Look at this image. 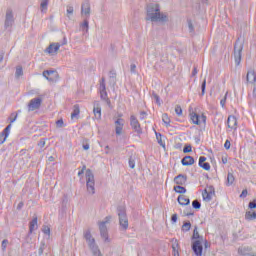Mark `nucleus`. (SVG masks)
Segmentation results:
<instances>
[{"label":"nucleus","mask_w":256,"mask_h":256,"mask_svg":"<svg viewBox=\"0 0 256 256\" xmlns=\"http://www.w3.org/2000/svg\"><path fill=\"white\" fill-rule=\"evenodd\" d=\"M147 17L153 23H167L169 21V16L167 14L161 13V8L159 4L150 3L146 7Z\"/></svg>","instance_id":"obj_1"},{"label":"nucleus","mask_w":256,"mask_h":256,"mask_svg":"<svg viewBox=\"0 0 256 256\" xmlns=\"http://www.w3.org/2000/svg\"><path fill=\"white\" fill-rule=\"evenodd\" d=\"M117 215L119 219V225L123 231L129 229V218L127 217V210L123 206L117 207Z\"/></svg>","instance_id":"obj_2"},{"label":"nucleus","mask_w":256,"mask_h":256,"mask_svg":"<svg viewBox=\"0 0 256 256\" xmlns=\"http://www.w3.org/2000/svg\"><path fill=\"white\" fill-rule=\"evenodd\" d=\"M86 187L90 195H95V175L91 169L86 170Z\"/></svg>","instance_id":"obj_3"},{"label":"nucleus","mask_w":256,"mask_h":256,"mask_svg":"<svg viewBox=\"0 0 256 256\" xmlns=\"http://www.w3.org/2000/svg\"><path fill=\"white\" fill-rule=\"evenodd\" d=\"M242 53H243V43L238 39L234 44V59H235L236 65H239L241 63Z\"/></svg>","instance_id":"obj_4"},{"label":"nucleus","mask_w":256,"mask_h":256,"mask_svg":"<svg viewBox=\"0 0 256 256\" xmlns=\"http://www.w3.org/2000/svg\"><path fill=\"white\" fill-rule=\"evenodd\" d=\"M42 103L43 98L41 97L31 99L28 103V112L31 113L32 111H37L38 109H41Z\"/></svg>","instance_id":"obj_5"},{"label":"nucleus","mask_w":256,"mask_h":256,"mask_svg":"<svg viewBox=\"0 0 256 256\" xmlns=\"http://www.w3.org/2000/svg\"><path fill=\"white\" fill-rule=\"evenodd\" d=\"M13 23H15V16L13 15V10L8 8L6 10L4 28L11 29L13 27Z\"/></svg>","instance_id":"obj_6"},{"label":"nucleus","mask_w":256,"mask_h":256,"mask_svg":"<svg viewBox=\"0 0 256 256\" xmlns=\"http://www.w3.org/2000/svg\"><path fill=\"white\" fill-rule=\"evenodd\" d=\"M130 127L137 133V135H143V129L141 128V123L135 115L130 116Z\"/></svg>","instance_id":"obj_7"},{"label":"nucleus","mask_w":256,"mask_h":256,"mask_svg":"<svg viewBox=\"0 0 256 256\" xmlns=\"http://www.w3.org/2000/svg\"><path fill=\"white\" fill-rule=\"evenodd\" d=\"M192 251L196 256H203V241L201 240L193 241Z\"/></svg>","instance_id":"obj_8"},{"label":"nucleus","mask_w":256,"mask_h":256,"mask_svg":"<svg viewBox=\"0 0 256 256\" xmlns=\"http://www.w3.org/2000/svg\"><path fill=\"white\" fill-rule=\"evenodd\" d=\"M99 231H100V235L102 237V239H104V241H109V232L107 230V221H102L99 223Z\"/></svg>","instance_id":"obj_9"},{"label":"nucleus","mask_w":256,"mask_h":256,"mask_svg":"<svg viewBox=\"0 0 256 256\" xmlns=\"http://www.w3.org/2000/svg\"><path fill=\"white\" fill-rule=\"evenodd\" d=\"M99 91H100V97L103 101H108V103H111V101L109 100V97L107 96V87L105 85V79L102 78L100 81V87H99Z\"/></svg>","instance_id":"obj_10"},{"label":"nucleus","mask_w":256,"mask_h":256,"mask_svg":"<svg viewBox=\"0 0 256 256\" xmlns=\"http://www.w3.org/2000/svg\"><path fill=\"white\" fill-rule=\"evenodd\" d=\"M81 15L89 18L91 15V4L89 1H84L81 5Z\"/></svg>","instance_id":"obj_11"},{"label":"nucleus","mask_w":256,"mask_h":256,"mask_svg":"<svg viewBox=\"0 0 256 256\" xmlns=\"http://www.w3.org/2000/svg\"><path fill=\"white\" fill-rule=\"evenodd\" d=\"M123 127H125V120L123 118H118L115 121V133H116V135H121V133H123Z\"/></svg>","instance_id":"obj_12"},{"label":"nucleus","mask_w":256,"mask_h":256,"mask_svg":"<svg viewBox=\"0 0 256 256\" xmlns=\"http://www.w3.org/2000/svg\"><path fill=\"white\" fill-rule=\"evenodd\" d=\"M60 47H61V44L59 42L51 43L46 48V53H49V55H55L57 53V51H59Z\"/></svg>","instance_id":"obj_13"},{"label":"nucleus","mask_w":256,"mask_h":256,"mask_svg":"<svg viewBox=\"0 0 256 256\" xmlns=\"http://www.w3.org/2000/svg\"><path fill=\"white\" fill-rule=\"evenodd\" d=\"M205 161H207V157L200 156L199 162H198L199 167L204 169V171H211V164H209V162H205Z\"/></svg>","instance_id":"obj_14"},{"label":"nucleus","mask_w":256,"mask_h":256,"mask_svg":"<svg viewBox=\"0 0 256 256\" xmlns=\"http://www.w3.org/2000/svg\"><path fill=\"white\" fill-rule=\"evenodd\" d=\"M227 125L229 129L237 131V117H235L234 115L228 116Z\"/></svg>","instance_id":"obj_15"},{"label":"nucleus","mask_w":256,"mask_h":256,"mask_svg":"<svg viewBox=\"0 0 256 256\" xmlns=\"http://www.w3.org/2000/svg\"><path fill=\"white\" fill-rule=\"evenodd\" d=\"M84 239L88 243V247L95 244V238H93L89 229L84 231Z\"/></svg>","instance_id":"obj_16"},{"label":"nucleus","mask_w":256,"mask_h":256,"mask_svg":"<svg viewBox=\"0 0 256 256\" xmlns=\"http://www.w3.org/2000/svg\"><path fill=\"white\" fill-rule=\"evenodd\" d=\"M174 183H176V185H185V183H187V175L179 174L175 176Z\"/></svg>","instance_id":"obj_17"},{"label":"nucleus","mask_w":256,"mask_h":256,"mask_svg":"<svg viewBox=\"0 0 256 256\" xmlns=\"http://www.w3.org/2000/svg\"><path fill=\"white\" fill-rule=\"evenodd\" d=\"M39 229V226L37 224V217H34L30 222H29V231L28 235H32L33 231H37Z\"/></svg>","instance_id":"obj_18"},{"label":"nucleus","mask_w":256,"mask_h":256,"mask_svg":"<svg viewBox=\"0 0 256 256\" xmlns=\"http://www.w3.org/2000/svg\"><path fill=\"white\" fill-rule=\"evenodd\" d=\"M246 81L247 83H256V72L255 70H249L246 75Z\"/></svg>","instance_id":"obj_19"},{"label":"nucleus","mask_w":256,"mask_h":256,"mask_svg":"<svg viewBox=\"0 0 256 256\" xmlns=\"http://www.w3.org/2000/svg\"><path fill=\"white\" fill-rule=\"evenodd\" d=\"M109 84L112 87H115V85H117V72H115V70L109 71Z\"/></svg>","instance_id":"obj_20"},{"label":"nucleus","mask_w":256,"mask_h":256,"mask_svg":"<svg viewBox=\"0 0 256 256\" xmlns=\"http://www.w3.org/2000/svg\"><path fill=\"white\" fill-rule=\"evenodd\" d=\"M181 163L184 167H189V165H193L195 163V158L192 156H185L182 160Z\"/></svg>","instance_id":"obj_21"},{"label":"nucleus","mask_w":256,"mask_h":256,"mask_svg":"<svg viewBox=\"0 0 256 256\" xmlns=\"http://www.w3.org/2000/svg\"><path fill=\"white\" fill-rule=\"evenodd\" d=\"M190 119L194 125H201V116L195 112L190 113Z\"/></svg>","instance_id":"obj_22"},{"label":"nucleus","mask_w":256,"mask_h":256,"mask_svg":"<svg viewBox=\"0 0 256 256\" xmlns=\"http://www.w3.org/2000/svg\"><path fill=\"white\" fill-rule=\"evenodd\" d=\"M55 73H57L55 70H45L43 72V77H45V79H47V81H55V79L53 77H51L52 75H55Z\"/></svg>","instance_id":"obj_23"},{"label":"nucleus","mask_w":256,"mask_h":256,"mask_svg":"<svg viewBox=\"0 0 256 256\" xmlns=\"http://www.w3.org/2000/svg\"><path fill=\"white\" fill-rule=\"evenodd\" d=\"M89 249L92 251L93 256H103V254H101V250H99V246H97L96 243L91 244Z\"/></svg>","instance_id":"obj_24"},{"label":"nucleus","mask_w":256,"mask_h":256,"mask_svg":"<svg viewBox=\"0 0 256 256\" xmlns=\"http://www.w3.org/2000/svg\"><path fill=\"white\" fill-rule=\"evenodd\" d=\"M177 201L179 205H189L191 203V200L185 195L178 196Z\"/></svg>","instance_id":"obj_25"},{"label":"nucleus","mask_w":256,"mask_h":256,"mask_svg":"<svg viewBox=\"0 0 256 256\" xmlns=\"http://www.w3.org/2000/svg\"><path fill=\"white\" fill-rule=\"evenodd\" d=\"M80 29L83 33L89 32V18L85 17L83 23L80 24Z\"/></svg>","instance_id":"obj_26"},{"label":"nucleus","mask_w":256,"mask_h":256,"mask_svg":"<svg viewBox=\"0 0 256 256\" xmlns=\"http://www.w3.org/2000/svg\"><path fill=\"white\" fill-rule=\"evenodd\" d=\"M197 226L194 227V231H193V235H192V241L196 240V241H205V239L203 238V236L199 235V230H197Z\"/></svg>","instance_id":"obj_27"},{"label":"nucleus","mask_w":256,"mask_h":256,"mask_svg":"<svg viewBox=\"0 0 256 256\" xmlns=\"http://www.w3.org/2000/svg\"><path fill=\"white\" fill-rule=\"evenodd\" d=\"M233 183H235V176L233 175V173L228 172L227 180H226L227 187H231V185H233Z\"/></svg>","instance_id":"obj_28"},{"label":"nucleus","mask_w":256,"mask_h":256,"mask_svg":"<svg viewBox=\"0 0 256 256\" xmlns=\"http://www.w3.org/2000/svg\"><path fill=\"white\" fill-rule=\"evenodd\" d=\"M45 249H47V242H45V240H42L40 242V247L38 249V255L43 256V253L45 252Z\"/></svg>","instance_id":"obj_29"},{"label":"nucleus","mask_w":256,"mask_h":256,"mask_svg":"<svg viewBox=\"0 0 256 256\" xmlns=\"http://www.w3.org/2000/svg\"><path fill=\"white\" fill-rule=\"evenodd\" d=\"M246 221H255L256 219V212L247 211L245 214Z\"/></svg>","instance_id":"obj_30"},{"label":"nucleus","mask_w":256,"mask_h":256,"mask_svg":"<svg viewBox=\"0 0 256 256\" xmlns=\"http://www.w3.org/2000/svg\"><path fill=\"white\" fill-rule=\"evenodd\" d=\"M93 113H94L95 119H98V120L101 119V107H99V105L94 106Z\"/></svg>","instance_id":"obj_31"},{"label":"nucleus","mask_w":256,"mask_h":256,"mask_svg":"<svg viewBox=\"0 0 256 256\" xmlns=\"http://www.w3.org/2000/svg\"><path fill=\"white\" fill-rule=\"evenodd\" d=\"M174 191L183 195V193H187V188L178 184L177 186H174Z\"/></svg>","instance_id":"obj_32"},{"label":"nucleus","mask_w":256,"mask_h":256,"mask_svg":"<svg viewBox=\"0 0 256 256\" xmlns=\"http://www.w3.org/2000/svg\"><path fill=\"white\" fill-rule=\"evenodd\" d=\"M162 121L166 125V127H170L171 126V119L169 118V115L167 113H164L162 115Z\"/></svg>","instance_id":"obj_33"},{"label":"nucleus","mask_w":256,"mask_h":256,"mask_svg":"<svg viewBox=\"0 0 256 256\" xmlns=\"http://www.w3.org/2000/svg\"><path fill=\"white\" fill-rule=\"evenodd\" d=\"M181 230L184 232V233H187V231H191V222L190 221H185L182 225V228Z\"/></svg>","instance_id":"obj_34"},{"label":"nucleus","mask_w":256,"mask_h":256,"mask_svg":"<svg viewBox=\"0 0 256 256\" xmlns=\"http://www.w3.org/2000/svg\"><path fill=\"white\" fill-rule=\"evenodd\" d=\"M163 135H161V133L156 132V139L158 144L160 145V147H163L165 149V142H163Z\"/></svg>","instance_id":"obj_35"},{"label":"nucleus","mask_w":256,"mask_h":256,"mask_svg":"<svg viewBox=\"0 0 256 256\" xmlns=\"http://www.w3.org/2000/svg\"><path fill=\"white\" fill-rule=\"evenodd\" d=\"M79 113H81L80 109H79V105H74L73 107V112L71 114V118L74 119V117H77V115H79Z\"/></svg>","instance_id":"obj_36"},{"label":"nucleus","mask_w":256,"mask_h":256,"mask_svg":"<svg viewBox=\"0 0 256 256\" xmlns=\"http://www.w3.org/2000/svg\"><path fill=\"white\" fill-rule=\"evenodd\" d=\"M184 215L186 217H191L193 215H195V212H193V209L191 207L189 208H186L184 211H183Z\"/></svg>","instance_id":"obj_37"},{"label":"nucleus","mask_w":256,"mask_h":256,"mask_svg":"<svg viewBox=\"0 0 256 256\" xmlns=\"http://www.w3.org/2000/svg\"><path fill=\"white\" fill-rule=\"evenodd\" d=\"M205 89H207V80L206 79H204L202 84H201L200 97H203V95H205Z\"/></svg>","instance_id":"obj_38"},{"label":"nucleus","mask_w":256,"mask_h":256,"mask_svg":"<svg viewBox=\"0 0 256 256\" xmlns=\"http://www.w3.org/2000/svg\"><path fill=\"white\" fill-rule=\"evenodd\" d=\"M202 197L204 201H211V192L204 190V192L202 193Z\"/></svg>","instance_id":"obj_39"},{"label":"nucleus","mask_w":256,"mask_h":256,"mask_svg":"<svg viewBox=\"0 0 256 256\" xmlns=\"http://www.w3.org/2000/svg\"><path fill=\"white\" fill-rule=\"evenodd\" d=\"M8 245H9V240L4 239L1 243V249H2L3 253H5V251H7Z\"/></svg>","instance_id":"obj_40"},{"label":"nucleus","mask_w":256,"mask_h":256,"mask_svg":"<svg viewBox=\"0 0 256 256\" xmlns=\"http://www.w3.org/2000/svg\"><path fill=\"white\" fill-rule=\"evenodd\" d=\"M192 207L193 209H201V202L199 200H193L192 201Z\"/></svg>","instance_id":"obj_41"},{"label":"nucleus","mask_w":256,"mask_h":256,"mask_svg":"<svg viewBox=\"0 0 256 256\" xmlns=\"http://www.w3.org/2000/svg\"><path fill=\"white\" fill-rule=\"evenodd\" d=\"M128 163H129L130 169H135V157L130 156Z\"/></svg>","instance_id":"obj_42"},{"label":"nucleus","mask_w":256,"mask_h":256,"mask_svg":"<svg viewBox=\"0 0 256 256\" xmlns=\"http://www.w3.org/2000/svg\"><path fill=\"white\" fill-rule=\"evenodd\" d=\"M193 151V147L191 144H186L183 148V153H191Z\"/></svg>","instance_id":"obj_43"},{"label":"nucleus","mask_w":256,"mask_h":256,"mask_svg":"<svg viewBox=\"0 0 256 256\" xmlns=\"http://www.w3.org/2000/svg\"><path fill=\"white\" fill-rule=\"evenodd\" d=\"M74 11H75V10L73 9V6H67L66 13H67L68 19H71V16H70V15H73Z\"/></svg>","instance_id":"obj_44"},{"label":"nucleus","mask_w":256,"mask_h":256,"mask_svg":"<svg viewBox=\"0 0 256 256\" xmlns=\"http://www.w3.org/2000/svg\"><path fill=\"white\" fill-rule=\"evenodd\" d=\"M16 77H21L23 76V68L21 66L16 67V72H15Z\"/></svg>","instance_id":"obj_45"},{"label":"nucleus","mask_w":256,"mask_h":256,"mask_svg":"<svg viewBox=\"0 0 256 256\" xmlns=\"http://www.w3.org/2000/svg\"><path fill=\"white\" fill-rule=\"evenodd\" d=\"M17 113H15V112H12L11 113V115H10V117H9V121H10V123H15L16 121H17Z\"/></svg>","instance_id":"obj_46"},{"label":"nucleus","mask_w":256,"mask_h":256,"mask_svg":"<svg viewBox=\"0 0 256 256\" xmlns=\"http://www.w3.org/2000/svg\"><path fill=\"white\" fill-rule=\"evenodd\" d=\"M42 233H44V235H51V228H49V226H43L42 228Z\"/></svg>","instance_id":"obj_47"},{"label":"nucleus","mask_w":256,"mask_h":256,"mask_svg":"<svg viewBox=\"0 0 256 256\" xmlns=\"http://www.w3.org/2000/svg\"><path fill=\"white\" fill-rule=\"evenodd\" d=\"M175 113L178 115V117H181V115H183V109L179 105H176Z\"/></svg>","instance_id":"obj_48"},{"label":"nucleus","mask_w":256,"mask_h":256,"mask_svg":"<svg viewBox=\"0 0 256 256\" xmlns=\"http://www.w3.org/2000/svg\"><path fill=\"white\" fill-rule=\"evenodd\" d=\"M48 5H49V0H42L40 7H41V9L47 10Z\"/></svg>","instance_id":"obj_49"},{"label":"nucleus","mask_w":256,"mask_h":256,"mask_svg":"<svg viewBox=\"0 0 256 256\" xmlns=\"http://www.w3.org/2000/svg\"><path fill=\"white\" fill-rule=\"evenodd\" d=\"M152 97L155 99L157 105H161V98L157 95V93L153 92Z\"/></svg>","instance_id":"obj_50"},{"label":"nucleus","mask_w":256,"mask_h":256,"mask_svg":"<svg viewBox=\"0 0 256 256\" xmlns=\"http://www.w3.org/2000/svg\"><path fill=\"white\" fill-rule=\"evenodd\" d=\"M56 127H58L59 129L65 127V123L63 122V119H59L56 121Z\"/></svg>","instance_id":"obj_51"},{"label":"nucleus","mask_w":256,"mask_h":256,"mask_svg":"<svg viewBox=\"0 0 256 256\" xmlns=\"http://www.w3.org/2000/svg\"><path fill=\"white\" fill-rule=\"evenodd\" d=\"M249 209H256V199L250 201L248 204Z\"/></svg>","instance_id":"obj_52"},{"label":"nucleus","mask_w":256,"mask_h":256,"mask_svg":"<svg viewBox=\"0 0 256 256\" xmlns=\"http://www.w3.org/2000/svg\"><path fill=\"white\" fill-rule=\"evenodd\" d=\"M188 29L190 33H193V31H195V28L193 27V22H191V20H188Z\"/></svg>","instance_id":"obj_53"},{"label":"nucleus","mask_w":256,"mask_h":256,"mask_svg":"<svg viewBox=\"0 0 256 256\" xmlns=\"http://www.w3.org/2000/svg\"><path fill=\"white\" fill-rule=\"evenodd\" d=\"M227 103V93L225 94L224 98L220 100L221 107H225Z\"/></svg>","instance_id":"obj_54"},{"label":"nucleus","mask_w":256,"mask_h":256,"mask_svg":"<svg viewBox=\"0 0 256 256\" xmlns=\"http://www.w3.org/2000/svg\"><path fill=\"white\" fill-rule=\"evenodd\" d=\"M224 148L229 151V149H231V141L226 140L224 143Z\"/></svg>","instance_id":"obj_55"},{"label":"nucleus","mask_w":256,"mask_h":256,"mask_svg":"<svg viewBox=\"0 0 256 256\" xmlns=\"http://www.w3.org/2000/svg\"><path fill=\"white\" fill-rule=\"evenodd\" d=\"M144 119H147V112L141 111L140 112V120L143 121Z\"/></svg>","instance_id":"obj_56"},{"label":"nucleus","mask_w":256,"mask_h":256,"mask_svg":"<svg viewBox=\"0 0 256 256\" xmlns=\"http://www.w3.org/2000/svg\"><path fill=\"white\" fill-rule=\"evenodd\" d=\"M130 71H131V73H137V65H135V64H131L130 65Z\"/></svg>","instance_id":"obj_57"},{"label":"nucleus","mask_w":256,"mask_h":256,"mask_svg":"<svg viewBox=\"0 0 256 256\" xmlns=\"http://www.w3.org/2000/svg\"><path fill=\"white\" fill-rule=\"evenodd\" d=\"M172 250L177 251L179 250V243H177V240L172 244Z\"/></svg>","instance_id":"obj_58"},{"label":"nucleus","mask_w":256,"mask_h":256,"mask_svg":"<svg viewBox=\"0 0 256 256\" xmlns=\"http://www.w3.org/2000/svg\"><path fill=\"white\" fill-rule=\"evenodd\" d=\"M38 146H40L41 149H43V147H45V139L41 138L40 141L38 142Z\"/></svg>","instance_id":"obj_59"},{"label":"nucleus","mask_w":256,"mask_h":256,"mask_svg":"<svg viewBox=\"0 0 256 256\" xmlns=\"http://www.w3.org/2000/svg\"><path fill=\"white\" fill-rule=\"evenodd\" d=\"M5 141H7V138H5V136L1 132L0 133V145H3V143H5Z\"/></svg>","instance_id":"obj_60"},{"label":"nucleus","mask_w":256,"mask_h":256,"mask_svg":"<svg viewBox=\"0 0 256 256\" xmlns=\"http://www.w3.org/2000/svg\"><path fill=\"white\" fill-rule=\"evenodd\" d=\"M1 133L5 136V139H7V137H9V133H11V131L5 128Z\"/></svg>","instance_id":"obj_61"},{"label":"nucleus","mask_w":256,"mask_h":256,"mask_svg":"<svg viewBox=\"0 0 256 256\" xmlns=\"http://www.w3.org/2000/svg\"><path fill=\"white\" fill-rule=\"evenodd\" d=\"M247 194H248L247 189H244V190L241 192V194H240V198H241V199H245V197H247Z\"/></svg>","instance_id":"obj_62"},{"label":"nucleus","mask_w":256,"mask_h":256,"mask_svg":"<svg viewBox=\"0 0 256 256\" xmlns=\"http://www.w3.org/2000/svg\"><path fill=\"white\" fill-rule=\"evenodd\" d=\"M171 222H172V223H177V214H173V215L171 216Z\"/></svg>","instance_id":"obj_63"},{"label":"nucleus","mask_w":256,"mask_h":256,"mask_svg":"<svg viewBox=\"0 0 256 256\" xmlns=\"http://www.w3.org/2000/svg\"><path fill=\"white\" fill-rule=\"evenodd\" d=\"M252 97L256 99V86L253 87Z\"/></svg>","instance_id":"obj_64"}]
</instances>
